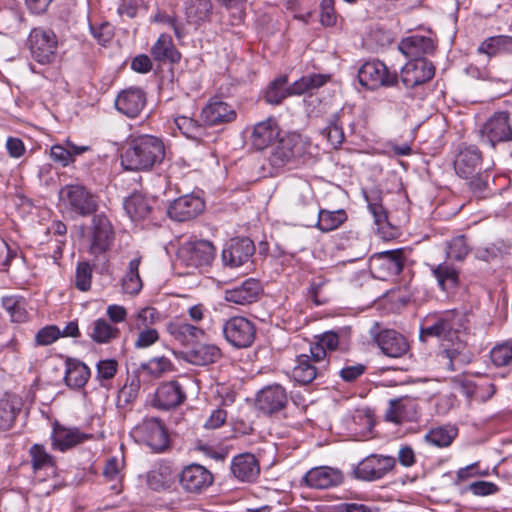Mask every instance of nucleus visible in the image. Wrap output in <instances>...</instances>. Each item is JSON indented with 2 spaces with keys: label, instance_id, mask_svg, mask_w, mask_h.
I'll return each instance as SVG.
<instances>
[{
  "label": "nucleus",
  "instance_id": "1",
  "mask_svg": "<svg viewBox=\"0 0 512 512\" xmlns=\"http://www.w3.org/2000/svg\"><path fill=\"white\" fill-rule=\"evenodd\" d=\"M165 157L163 141L152 135L134 137L121 156V163L126 170H149L160 164Z\"/></svg>",
  "mask_w": 512,
  "mask_h": 512
},
{
  "label": "nucleus",
  "instance_id": "2",
  "mask_svg": "<svg viewBox=\"0 0 512 512\" xmlns=\"http://www.w3.org/2000/svg\"><path fill=\"white\" fill-rule=\"evenodd\" d=\"M467 329L466 315L458 310H447L426 316L420 326V340L430 337L443 342L454 343L465 335Z\"/></svg>",
  "mask_w": 512,
  "mask_h": 512
},
{
  "label": "nucleus",
  "instance_id": "3",
  "mask_svg": "<svg viewBox=\"0 0 512 512\" xmlns=\"http://www.w3.org/2000/svg\"><path fill=\"white\" fill-rule=\"evenodd\" d=\"M59 198L68 205L70 212L78 216L92 215L98 209L97 196L83 185H65L59 191Z\"/></svg>",
  "mask_w": 512,
  "mask_h": 512
},
{
  "label": "nucleus",
  "instance_id": "4",
  "mask_svg": "<svg viewBox=\"0 0 512 512\" xmlns=\"http://www.w3.org/2000/svg\"><path fill=\"white\" fill-rule=\"evenodd\" d=\"M27 45L32 58L42 65L51 64L57 56V37L52 30L34 28L31 30Z\"/></svg>",
  "mask_w": 512,
  "mask_h": 512
},
{
  "label": "nucleus",
  "instance_id": "5",
  "mask_svg": "<svg viewBox=\"0 0 512 512\" xmlns=\"http://www.w3.org/2000/svg\"><path fill=\"white\" fill-rule=\"evenodd\" d=\"M479 139L483 145L495 148L498 143L512 140V126L509 113L495 112L479 129Z\"/></svg>",
  "mask_w": 512,
  "mask_h": 512
},
{
  "label": "nucleus",
  "instance_id": "6",
  "mask_svg": "<svg viewBox=\"0 0 512 512\" xmlns=\"http://www.w3.org/2000/svg\"><path fill=\"white\" fill-rule=\"evenodd\" d=\"M216 255L212 242L203 239L189 240L181 244L177 251L178 260L188 267L208 266Z\"/></svg>",
  "mask_w": 512,
  "mask_h": 512
},
{
  "label": "nucleus",
  "instance_id": "7",
  "mask_svg": "<svg viewBox=\"0 0 512 512\" xmlns=\"http://www.w3.org/2000/svg\"><path fill=\"white\" fill-rule=\"evenodd\" d=\"M114 238L113 226L106 215H94L88 231L89 252L94 256L107 252L112 246Z\"/></svg>",
  "mask_w": 512,
  "mask_h": 512
},
{
  "label": "nucleus",
  "instance_id": "8",
  "mask_svg": "<svg viewBox=\"0 0 512 512\" xmlns=\"http://www.w3.org/2000/svg\"><path fill=\"white\" fill-rule=\"evenodd\" d=\"M369 332L381 352L388 357L399 358L409 350L406 338L396 330H381L379 323H374Z\"/></svg>",
  "mask_w": 512,
  "mask_h": 512
},
{
  "label": "nucleus",
  "instance_id": "9",
  "mask_svg": "<svg viewBox=\"0 0 512 512\" xmlns=\"http://www.w3.org/2000/svg\"><path fill=\"white\" fill-rule=\"evenodd\" d=\"M222 331L227 342L236 348L251 346L256 335L253 322L242 316H234L226 320Z\"/></svg>",
  "mask_w": 512,
  "mask_h": 512
},
{
  "label": "nucleus",
  "instance_id": "10",
  "mask_svg": "<svg viewBox=\"0 0 512 512\" xmlns=\"http://www.w3.org/2000/svg\"><path fill=\"white\" fill-rule=\"evenodd\" d=\"M358 79L362 86L376 89L381 86H394L398 81L397 73L391 72L381 61L364 63L358 71Z\"/></svg>",
  "mask_w": 512,
  "mask_h": 512
},
{
  "label": "nucleus",
  "instance_id": "11",
  "mask_svg": "<svg viewBox=\"0 0 512 512\" xmlns=\"http://www.w3.org/2000/svg\"><path fill=\"white\" fill-rule=\"evenodd\" d=\"M396 465L392 456L371 454L358 463L354 469L355 477L364 481H375L383 478Z\"/></svg>",
  "mask_w": 512,
  "mask_h": 512
},
{
  "label": "nucleus",
  "instance_id": "12",
  "mask_svg": "<svg viewBox=\"0 0 512 512\" xmlns=\"http://www.w3.org/2000/svg\"><path fill=\"white\" fill-rule=\"evenodd\" d=\"M344 475L338 468L318 466L308 470L301 479V484L310 489H330L341 485Z\"/></svg>",
  "mask_w": 512,
  "mask_h": 512
},
{
  "label": "nucleus",
  "instance_id": "13",
  "mask_svg": "<svg viewBox=\"0 0 512 512\" xmlns=\"http://www.w3.org/2000/svg\"><path fill=\"white\" fill-rule=\"evenodd\" d=\"M213 481L212 473L196 463L185 466L179 474V484L187 493L199 494L211 486Z\"/></svg>",
  "mask_w": 512,
  "mask_h": 512
},
{
  "label": "nucleus",
  "instance_id": "14",
  "mask_svg": "<svg viewBox=\"0 0 512 512\" xmlns=\"http://www.w3.org/2000/svg\"><path fill=\"white\" fill-rule=\"evenodd\" d=\"M135 434L153 450L162 451L168 446L167 431L158 418H145L135 428Z\"/></svg>",
  "mask_w": 512,
  "mask_h": 512
},
{
  "label": "nucleus",
  "instance_id": "15",
  "mask_svg": "<svg viewBox=\"0 0 512 512\" xmlns=\"http://www.w3.org/2000/svg\"><path fill=\"white\" fill-rule=\"evenodd\" d=\"M435 74L434 65L425 58L412 59L401 69V81L406 88H414L430 81Z\"/></svg>",
  "mask_w": 512,
  "mask_h": 512
},
{
  "label": "nucleus",
  "instance_id": "16",
  "mask_svg": "<svg viewBox=\"0 0 512 512\" xmlns=\"http://www.w3.org/2000/svg\"><path fill=\"white\" fill-rule=\"evenodd\" d=\"M255 252V246L248 237L233 238L222 250V261L225 266L236 268L250 260Z\"/></svg>",
  "mask_w": 512,
  "mask_h": 512
},
{
  "label": "nucleus",
  "instance_id": "17",
  "mask_svg": "<svg viewBox=\"0 0 512 512\" xmlns=\"http://www.w3.org/2000/svg\"><path fill=\"white\" fill-rule=\"evenodd\" d=\"M287 402L288 396L285 388L279 384H273L258 392L256 407L265 414H273L285 408Z\"/></svg>",
  "mask_w": 512,
  "mask_h": 512
},
{
  "label": "nucleus",
  "instance_id": "18",
  "mask_svg": "<svg viewBox=\"0 0 512 512\" xmlns=\"http://www.w3.org/2000/svg\"><path fill=\"white\" fill-rule=\"evenodd\" d=\"M302 149L303 146L298 136L283 137L273 147L268 158L269 163L274 168H281L292 159L300 156Z\"/></svg>",
  "mask_w": 512,
  "mask_h": 512
},
{
  "label": "nucleus",
  "instance_id": "19",
  "mask_svg": "<svg viewBox=\"0 0 512 512\" xmlns=\"http://www.w3.org/2000/svg\"><path fill=\"white\" fill-rule=\"evenodd\" d=\"M204 209V202L194 195H184L175 199L168 208V215L178 222L189 221L198 216Z\"/></svg>",
  "mask_w": 512,
  "mask_h": 512
},
{
  "label": "nucleus",
  "instance_id": "20",
  "mask_svg": "<svg viewBox=\"0 0 512 512\" xmlns=\"http://www.w3.org/2000/svg\"><path fill=\"white\" fill-rule=\"evenodd\" d=\"M482 154L474 145L461 146L454 160V170L462 178H470L481 169Z\"/></svg>",
  "mask_w": 512,
  "mask_h": 512
},
{
  "label": "nucleus",
  "instance_id": "21",
  "mask_svg": "<svg viewBox=\"0 0 512 512\" xmlns=\"http://www.w3.org/2000/svg\"><path fill=\"white\" fill-rule=\"evenodd\" d=\"M146 105V95L140 88L121 91L115 100L116 109L129 118H136Z\"/></svg>",
  "mask_w": 512,
  "mask_h": 512
},
{
  "label": "nucleus",
  "instance_id": "22",
  "mask_svg": "<svg viewBox=\"0 0 512 512\" xmlns=\"http://www.w3.org/2000/svg\"><path fill=\"white\" fill-rule=\"evenodd\" d=\"M186 399L183 386L172 380L162 383L155 392L154 406L163 410H169L181 405Z\"/></svg>",
  "mask_w": 512,
  "mask_h": 512
},
{
  "label": "nucleus",
  "instance_id": "23",
  "mask_svg": "<svg viewBox=\"0 0 512 512\" xmlns=\"http://www.w3.org/2000/svg\"><path fill=\"white\" fill-rule=\"evenodd\" d=\"M201 117L206 125L217 126L233 122L237 117V113L228 103L218 98H213L202 109Z\"/></svg>",
  "mask_w": 512,
  "mask_h": 512
},
{
  "label": "nucleus",
  "instance_id": "24",
  "mask_svg": "<svg viewBox=\"0 0 512 512\" xmlns=\"http://www.w3.org/2000/svg\"><path fill=\"white\" fill-rule=\"evenodd\" d=\"M326 364L318 363L314 360L313 355L301 354L296 359V365L292 369V379L302 385L313 382L317 377L322 376Z\"/></svg>",
  "mask_w": 512,
  "mask_h": 512
},
{
  "label": "nucleus",
  "instance_id": "25",
  "mask_svg": "<svg viewBox=\"0 0 512 512\" xmlns=\"http://www.w3.org/2000/svg\"><path fill=\"white\" fill-rule=\"evenodd\" d=\"M262 292L261 283L249 278L240 285L225 291V300L237 305H249L256 302Z\"/></svg>",
  "mask_w": 512,
  "mask_h": 512
},
{
  "label": "nucleus",
  "instance_id": "26",
  "mask_svg": "<svg viewBox=\"0 0 512 512\" xmlns=\"http://www.w3.org/2000/svg\"><path fill=\"white\" fill-rule=\"evenodd\" d=\"M88 435L77 428H67L55 422L51 434V446L53 450L65 452L68 449L84 442Z\"/></svg>",
  "mask_w": 512,
  "mask_h": 512
},
{
  "label": "nucleus",
  "instance_id": "27",
  "mask_svg": "<svg viewBox=\"0 0 512 512\" xmlns=\"http://www.w3.org/2000/svg\"><path fill=\"white\" fill-rule=\"evenodd\" d=\"M230 470L232 475L241 482H254L260 474L258 460L250 453L233 457Z\"/></svg>",
  "mask_w": 512,
  "mask_h": 512
},
{
  "label": "nucleus",
  "instance_id": "28",
  "mask_svg": "<svg viewBox=\"0 0 512 512\" xmlns=\"http://www.w3.org/2000/svg\"><path fill=\"white\" fill-rule=\"evenodd\" d=\"M398 48L404 56L412 60L424 58V55L433 52L435 46L433 40L430 37L422 35H411L403 38L400 41Z\"/></svg>",
  "mask_w": 512,
  "mask_h": 512
},
{
  "label": "nucleus",
  "instance_id": "29",
  "mask_svg": "<svg viewBox=\"0 0 512 512\" xmlns=\"http://www.w3.org/2000/svg\"><path fill=\"white\" fill-rule=\"evenodd\" d=\"M379 262V277L385 279L391 276H398L404 267L405 257L402 249L387 250L376 255Z\"/></svg>",
  "mask_w": 512,
  "mask_h": 512
},
{
  "label": "nucleus",
  "instance_id": "30",
  "mask_svg": "<svg viewBox=\"0 0 512 512\" xmlns=\"http://www.w3.org/2000/svg\"><path fill=\"white\" fill-rule=\"evenodd\" d=\"M280 129L275 119L257 123L251 134V143L257 150H263L272 144L279 137Z\"/></svg>",
  "mask_w": 512,
  "mask_h": 512
},
{
  "label": "nucleus",
  "instance_id": "31",
  "mask_svg": "<svg viewBox=\"0 0 512 512\" xmlns=\"http://www.w3.org/2000/svg\"><path fill=\"white\" fill-rule=\"evenodd\" d=\"M166 330L175 341L183 346L193 344L203 338L205 334L202 328L182 321L168 323Z\"/></svg>",
  "mask_w": 512,
  "mask_h": 512
},
{
  "label": "nucleus",
  "instance_id": "32",
  "mask_svg": "<svg viewBox=\"0 0 512 512\" xmlns=\"http://www.w3.org/2000/svg\"><path fill=\"white\" fill-rule=\"evenodd\" d=\"M22 408V400L15 394H5L0 399V430L8 431L12 428L16 416Z\"/></svg>",
  "mask_w": 512,
  "mask_h": 512
},
{
  "label": "nucleus",
  "instance_id": "33",
  "mask_svg": "<svg viewBox=\"0 0 512 512\" xmlns=\"http://www.w3.org/2000/svg\"><path fill=\"white\" fill-rule=\"evenodd\" d=\"M430 270L441 290L450 291L458 286L459 270L454 265L442 262L438 265H431Z\"/></svg>",
  "mask_w": 512,
  "mask_h": 512
},
{
  "label": "nucleus",
  "instance_id": "34",
  "mask_svg": "<svg viewBox=\"0 0 512 512\" xmlns=\"http://www.w3.org/2000/svg\"><path fill=\"white\" fill-rule=\"evenodd\" d=\"M221 356L220 349L212 344H201L185 352L184 359L197 366H205L216 362Z\"/></svg>",
  "mask_w": 512,
  "mask_h": 512
},
{
  "label": "nucleus",
  "instance_id": "35",
  "mask_svg": "<svg viewBox=\"0 0 512 512\" xmlns=\"http://www.w3.org/2000/svg\"><path fill=\"white\" fill-rule=\"evenodd\" d=\"M89 378L90 369L86 364L72 359L66 361L64 380L68 387L81 389L85 386Z\"/></svg>",
  "mask_w": 512,
  "mask_h": 512
},
{
  "label": "nucleus",
  "instance_id": "36",
  "mask_svg": "<svg viewBox=\"0 0 512 512\" xmlns=\"http://www.w3.org/2000/svg\"><path fill=\"white\" fill-rule=\"evenodd\" d=\"M151 55L155 61L176 63L180 60V53L175 48L172 38L168 34H161L151 47Z\"/></svg>",
  "mask_w": 512,
  "mask_h": 512
},
{
  "label": "nucleus",
  "instance_id": "37",
  "mask_svg": "<svg viewBox=\"0 0 512 512\" xmlns=\"http://www.w3.org/2000/svg\"><path fill=\"white\" fill-rule=\"evenodd\" d=\"M123 205L132 221L146 219L152 209L150 200L141 193H133L125 199Z\"/></svg>",
  "mask_w": 512,
  "mask_h": 512
},
{
  "label": "nucleus",
  "instance_id": "38",
  "mask_svg": "<svg viewBox=\"0 0 512 512\" xmlns=\"http://www.w3.org/2000/svg\"><path fill=\"white\" fill-rule=\"evenodd\" d=\"M89 150V146H78L70 141H66V146L60 144L53 145L50 149V157L54 162L66 167L74 162L75 156L81 155Z\"/></svg>",
  "mask_w": 512,
  "mask_h": 512
},
{
  "label": "nucleus",
  "instance_id": "39",
  "mask_svg": "<svg viewBox=\"0 0 512 512\" xmlns=\"http://www.w3.org/2000/svg\"><path fill=\"white\" fill-rule=\"evenodd\" d=\"M211 0H187L185 3V14L188 22L200 24L210 20L212 15Z\"/></svg>",
  "mask_w": 512,
  "mask_h": 512
},
{
  "label": "nucleus",
  "instance_id": "40",
  "mask_svg": "<svg viewBox=\"0 0 512 512\" xmlns=\"http://www.w3.org/2000/svg\"><path fill=\"white\" fill-rule=\"evenodd\" d=\"M458 434V429L454 426H438L431 428L424 436V441L437 448H446L450 446Z\"/></svg>",
  "mask_w": 512,
  "mask_h": 512
},
{
  "label": "nucleus",
  "instance_id": "41",
  "mask_svg": "<svg viewBox=\"0 0 512 512\" xmlns=\"http://www.w3.org/2000/svg\"><path fill=\"white\" fill-rule=\"evenodd\" d=\"M330 80V75L321 73H310L290 85V91L294 95L312 93Z\"/></svg>",
  "mask_w": 512,
  "mask_h": 512
},
{
  "label": "nucleus",
  "instance_id": "42",
  "mask_svg": "<svg viewBox=\"0 0 512 512\" xmlns=\"http://www.w3.org/2000/svg\"><path fill=\"white\" fill-rule=\"evenodd\" d=\"M1 305L14 323H23L28 320L26 301L22 296L10 295L1 298Z\"/></svg>",
  "mask_w": 512,
  "mask_h": 512
},
{
  "label": "nucleus",
  "instance_id": "43",
  "mask_svg": "<svg viewBox=\"0 0 512 512\" xmlns=\"http://www.w3.org/2000/svg\"><path fill=\"white\" fill-rule=\"evenodd\" d=\"M120 330L104 318L96 319L90 328V338L98 344H107L118 338Z\"/></svg>",
  "mask_w": 512,
  "mask_h": 512
},
{
  "label": "nucleus",
  "instance_id": "44",
  "mask_svg": "<svg viewBox=\"0 0 512 512\" xmlns=\"http://www.w3.org/2000/svg\"><path fill=\"white\" fill-rule=\"evenodd\" d=\"M451 344L452 347L445 348L440 356L444 360L446 368L450 371H455L467 361V355L465 353L466 345L462 338L455 340L454 343Z\"/></svg>",
  "mask_w": 512,
  "mask_h": 512
},
{
  "label": "nucleus",
  "instance_id": "45",
  "mask_svg": "<svg viewBox=\"0 0 512 512\" xmlns=\"http://www.w3.org/2000/svg\"><path fill=\"white\" fill-rule=\"evenodd\" d=\"M477 51L486 54L488 57L501 53L512 54V37L506 35L489 37L479 45Z\"/></svg>",
  "mask_w": 512,
  "mask_h": 512
},
{
  "label": "nucleus",
  "instance_id": "46",
  "mask_svg": "<svg viewBox=\"0 0 512 512\" xmlns=\"http://www.w3.org/2000/svg\"><path fill=\"white\" fill-rule=\"evenodd\" d=\"M141 259H132L127 267V271L122 278V290L125 294L137 295L142 289V280L139 275V266Z\"/></svg>",
  "mask_w": 512,
  "mask_h": 512
},
{
  "label": "nucleus",
  "instance_id": "47",
  "mask_svg": "<svg viewBox=\"0 0 512 512\" xmlns=\"http://www.w3.org/2000/svg\"><path fill=\"white\" fill-rule=\"evenodd\" d=\"M339 344V336L334 331L323 333L318 342L310 346V353L318 363H324L326 358V349L335 350Z\"/></svg>",
  "mask_w": 512,
  "mask_h": 512
},
{
  "label": "nucleus",
  "instance_id": "48",
  "mask_svg": "<svg viewBox=\"0 0 512 512\" xmlns=\"http://www.w3.org/2000/svg\"><path fill=\"white\" fill-rule=\"evenodd\" d=\"M415 409V401L411 399H394L389 402V407L385 412V419L394 424H401L405 419H411L406 414V410Z\"/></svg>",
  "mask_w": 512,
  "mask_h": 512
},
{
  "label": "nucleus",
  "instance_id": "49",
  "mask_svg": "<svg viewBox=\"0 0 512 512\" xmlns=\"http://www.w3.org/2000/svg\"><path fill=\"white\" fill-rule=\"evenodd\" d=\"M316 226L322 232H329L337 229L346 221L347 215L344 210L328 211L325 209L317 210Z\"/></svg>",
  "mask_w": 512,
  "mask_h": 512
},
{
  "label": "nucleus",
  "instance_id": "50",
  "mask_svg": "<svg viewBox=\"0 0 512 512\" xmlns=\"http://www.w3.org/2000/svg\"><path fill=\"white\" fill-rule=\"evenodd\" d=\"M317 210V203L309 188L301 191L292 203L293 213L303 220H305L308 215H315Z\"/></svg>",
  "mask_w": 512,
  "mask_h": 512
},
{
  "label": "nucleus",
  "instance_id": "51",
  "mask_svg": "<svg viewBox=\"0 0 512 512\" xmlns=\"http://www.w3.org/2000/svg\"><path fill=\"white\" fill-rule=\"evenodd\" d=\"M287 83V76H280L274 81H272L265 92L266 101L270 104L278 105L286 97L294 95L290 91V86L287 87Z\"/></svg>",
  "mask_w": 512,
  "mask_h": 512
},
{
  "label": "nucleus",
  "instance_id": "52",
  "mask_svg": "<svg viewBox=\"0 0 512 512\" xmlns=\"http://www.w3.org/2000/svg\"><path fill=\"white\" fill-rule=\"evenodd\" d=\"M367 207L373 215L374 222L378 226H383L388 221L387 211L382 205V196L378 190H372L364 194Z\"/></svg>",
  "mask_w": 512,
  "mask_h": 512
},
{
  "label": "nucleus",
  "instance_id": "53",
  "mask_svg": "<svg viewBox=\"0 0 512 512\" xmlns=\"http://www.w3.org/2000/svg\"><path fill=\"white\" fill-rule=\"evenodd\" d=\"M159 320V312L153 307H144L136 314L132 315L129 320V329L141 330L151 328Z\"/></svg>",
  "mask_w": 512,
  "mask_h": 512
},
{
  "label": "nucleus",
  "instance_id": "54",
  "mask_svg": "<svg viewBox=\"0 0 512 512\" xmlns=\"http://www.w3.org/2000/svg\"><path fill=\"white\" fill-rule=\"evenodd\" d=\"M458 391L465 395L466 397H475L482 401L489 400L496 392V388L494 384H488L490 392L488 395H484L481 393V389L484 385H480L479 383H475L469 379H460L457 381Z\"/></svg>",
  "mask_w": 512,
  "mask_h": 512
},
{
  "label": "nucleus",
  "instance_id": "55",
  "mask_svg": "<svg viewBox=\"0 0 512 512\" xmlns=\"http://www.w3.org/2000/svg\"><path fill=\"white\" fill-rule=\"evenodd\" d=\"M470 252V247L464 235L452 238L446 245L447 259L462 262Z\"/></svg>",
  "mask_w": 512,
  "mask_h": 512
},
{
  "label": "nucleus",
  "instance_id": "56",
  "mask_svg": "<svg viewBox=\"0 0 512 512\" xmlns=\"http://www.w3.org/2000/svg\"><path fill=\"white\" fill-rule=\"evenodd\" d=\"M490 359L497 367L512 366V340L493 347L490 351Z\"/></svg>",
  "mask_w": 512,
  "mask_h": 512
},
{
  "label": "nucleus",
  "instance_id": "57",
  "mask_svg": "<svg viewBox=\"0 0 512 512\" xmlns=\"http://www.w3.org/2000/svg\"><path fill=\"white\" fill-rule=\"evenodd\" d=\"M175 124L181 133L189 139H198L203 135V126L197 120L188 116H178Z\"/></svg>",
  "mask_w": 512,
  "mask_h": 512
},
{
  "label": "nucleus",
  "instance_id": "58",
  "mask_svg": "<svg viewBox=\"0 0 512 512\" xmlns=\"http://www.w3.org/2000/svg\"><path fill=\"white\" fill-rule=\"evenodd\" d=\"M508 250V246H506L503 242H497L485 247L477 248L475 251V256L479 260L490 262L503 258L508 254Z\"/></svg>",
  "mask_w": 512,
  "mask_h": 512
},
{
  "label": "nucleus",
  "instance_id": "59",
  "mask_svg": "<svg viewBox=\"0 0 512 512\" xmlns=\"http://www.w3.org/2000/svg\"><path fill=\"white\" fill-rule=\"evenodd\" d=\"M322 134L325 135L328 142L334 148L339 147L343 143L344 132L337 114L333 116L328 126L322 130Z\"/></svg>",
  "mask_w": 512,
  "mask_h": 512
},
{
  "label": "nucleus",
  "instance_id": "60",
  "mask_svg": "<svg viewBox=\"0 0 512 512\" xmlns=\"http://www.w3.org/2000/svg\"><path fill=\"white\" fill-rule=\"evenodd\" d=\"M171 367V361L164 356L152 358L147 363L141 365V369L152 377H160L165 372L171 370Z\"/></svg>",
  "mask_w": 512,
  "mask_h": 512
},
{
  "label": "nucleus",
  "instance_id": "61",
  "mask_svg": "<svg viewBox=\"0 0 512 512\" xmlns=\"http://www.w3.org/2000/svg\"><path fill=\"white\" fill-rule=\"evenodd\" d=\"M92 269L89 263L80 262L76 268L75 286L80 291H87L91 286Z\"/></svg>",
  "mask_w": 512,
  "mask_h": 512
},
{
  "label": "nucleus",
  "instance_id": "62",
  "mask_svg": "<svg viewBox=\"0 0 512 512\" xmlns=\"http://www.w3.org/2000/svg\"><path fill=\"white\" fill-rule=\"evenodd\" d=\"M31 462L33 469L39 470L52 465V457L45 451L44 446L34 444L30 448Z\"/></svg>",
  "mask_w": 512,
  "mask_h": 512
},
{
  "label": "nucleus",
  "instance_id": "63",
  "mask_svg": "<svg viewBox=\"0 0 512 512\" xmlns=\"http://www.w3.org/2000/svg\"><path fill=\"white\" fill-rule=\"evenodd\" d=\"M96 368V379L100 381L102 386H105V384L103 383L104 381H108L114 378L117 372L118 363L114 359H105L99 361L97 363Z\"/></svg>",
  "mask_w": 512,
  "mask_h": 512
},
{
  "label": "nucleus",
  "instance_id": "64",
  "mask_svg": "<svg viewBox=\"0 0 512 512\" xmlns=\"http://www.w3.org/2000/svg\"><path fill=\"white\" fill-rule=\"evenodd\" d=\"M61 337V330L56 325H49L41 328L36 336L35 342L40 346H47L54 343Z\"/></svg>",
  "mask_w": 512,
  "mask_h": 512
}]
</instances>
